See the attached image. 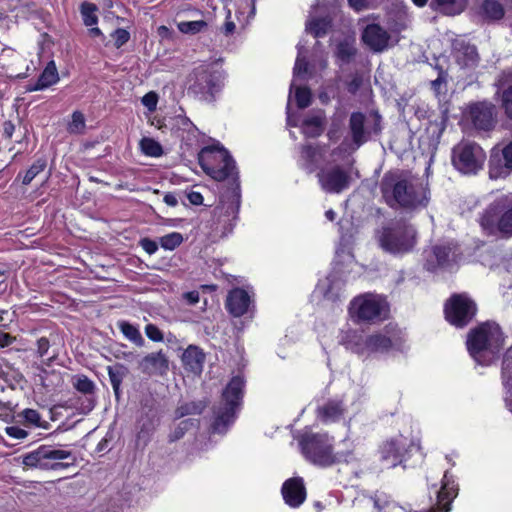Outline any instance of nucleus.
I'll list each match as a JSON object with an SVG mask.
<instances>
[{
	"label": "nucleus",
	"instance_id": "nucleus-1",
	"mask_svg": "<svg viewBox=\"0 0 512 512\" xmlns=\"http://www.w3.org/2000/svg\"><path fill=\"white\" fill-rule=\"evenodd\" d=\"M199 164L203 171L218 182L228 180L225 191L221 194L214 214L219 221L228 222L230 230L238 218L241 203L239 172L236 162L223 146H206L199 153Z\"/></svg>",
	"mask_w": 512,
	"mask_h": 512
},
{
	"label": "nucleus",
	"instance_id": "nucleus-2",
	"mask_svg": "<svg viewBox=\"0 0 512 512\" xmlns=\"http://www.w3.org/2000/svg\"><path fill=\"white\" fill-rule=\"evenodd\" d=\"M379 189L384 202L391 209L414 211L426 207L430 191L421 180L403 170H389L382 176Z\"/></svg>",
	"mask_w": 512,
	"mask_h": 512
},
{
	"label": "nucleus",
	"instance_id": "nucleus-3",
	"mask_svg": "<svg viewBox=\"0 0 512 512\" xmlns=\"http://www.w3.org/2000/svg\"><path fill=\"white\" fill-rule=\"evenodd\" d=\"M504 344V333L494 321L483 322L471 329L466 340L470 355L483 366H489L499 357Z\"/></svg>",
	"mask_w": 512,
	"mask_h": 512
},
{
	"label": "nucleus",
	"instance_id": "nucleus-4",
	"mask_svg": "<svg viewBox=\"0 0 512 512\" xmlns=\"http://www.w3.org/2000/svg\"><path fill=\"white\" fill-rule=\"evenodd\" d=\"M383 118L378 110L367 113L354 111L348 120V135L339 149L349 152L357 151L365 143L375 140L382 134Z\"/></svg>",
	"mask_w": 512,
	"mask_h": 512
},
{
	"label": "nucleus",
	"instance_id": "nucleus-5",
	"mask_svg": "<svg viewBox=\"0 0 512 512\" xmlns=\"http://www.w3.org/2000/svg\"><path fill=\"white\" fill-rule=\"evenodd\" d=\"M478 223L488 237L512 238V194L496 197L480 213Z\"/></svg>",
	"mask_w": 512,
	"mask_h": 512
},
{
	"label": "nucleus",
	"instance_id": "nucleus-6",
	"mask_svg": "<svg viewBox=\"0 0 512 512\" xmlns=\"http://www.w3.org/2000/svg\"><path fill=\"white\" fill-rule=\"evenodd\" d=\"M245 380L242 376H234L230 379L222 391L219 406L213 408V422L211 432L225 434L234 423L244 396Z\"/></svg>",
	"mask_w": 512,
	"mask_h": 512
},
{
	"label": "nucleus",
	"instance_id": "nucleus-7",
	"mask_svg": "<svg viewBox=\"0 0 512 512\" xmlns=\"http://www.w3.org/2000/svg\"><path fill=\"white\" fill-rule=\"evenodd\" d=\"M299 446L304 457L314 465L329 467L348 462L347 453H333V446L326 434L305 433L299 438Z\"/></svg>",
	"mask_w": 512,
	"mask_h": 512
},
{
	"label": "nucleus",
	"instance_id": "nucleus-8",
	"mask_svg": "<svg viewBox=\"0 0 512 512\" xmlns=\"http://www.w3.org/2000/svg\"><path fill=\"white\" fill-rule=\"evenodd\" d=\"M378 242L387 253L403 255L411 252L417 243L415 227L405 220H395L379 231Z\"/></svg>",
	"mask_w": 512,
	"mask_h": 512
},
{
	"label": "nucleus",
	"instance_id": "nucleus-9",
	"mask_svg": "<svg viewBox=\"0 0 512 512\" xmlns=\"http://www.w3.org/2000/svg\"><path fill=\"white\" fill-rule=\"evenodd\" d=\"M72 458L71 451L57 449L52 445H40L36 449L21 455L24 467L40 470H61L69 467V463L62 460Z\"/></svg>",
	"mask_w": 512,
	"mask_h": 512
},
{
	"label": "nucleus",
	"instance_id": "nucleus-10",
	"mask_svg": "<svg viewBox=\"0 0 512 512\" xmlns=\"http://www.w3.org/2000/svg\"><path fill=\"white\" fill-rule=\"evenodd\" d=\"M485 160V151L474 141L462 140L452 148V165L464 175L477 174L483 169Z\"/></svg>",
	"mask_w": 512,
	"mask_h": 512
},
{
	"label": "nucleus",
	"instance_id": "nucleus-11",
	"mask_svg": "<svg viewBox=\"0 0 512 512\" xmlns=\"http://www.w3.org/2000/svg\"><path fill=\"white\" fill-rule=\"evenodd\" d=\"M478 311L475 300L466 292L453 293L444 303L446 321L456 328H465Z\"/></svg>",
	"mask_w": 512,
	"mask_h": 512
},
{
	"label": "nucleus",
	"instance_id": "nucleus-12",
	"mask_svg": "<svg viewBox=\"0 0 512 512\" xmlns=\"http://www.w3.org/2000/svg\"><path fill=\"white\" fill-rule=\"evenodd\" d=\"M188 82V94L207 102L215 100V94L221 90L223 84L220 72L211 71L202 66L192 71Z\"/></svg>",
	"mask_w": 512,
	"mask_h": 512
},
{
	"label": "nucleus",
	"instance_id": "nucleus-13",
	"mask_svg": "<svg viewBox=\"0 0 512 512\" xmlns=\"http://www.w3.org/2000/svg\"><path fill=\"white\" fill-rule=\"evenodd\" d=\"M461 253L454 244L435 245L424 252V269L429 272L453 271Z\"/></svg>",
	"mask_w": 512,
	"mask_h": 512
},
{
	"label": "nucleus",
	"instance_id": "nucleus-14",
	"mask_svg": "<svg viewBox=\"0 0 512 512\" xmlns=\"http://www.w3.org/2000/svg\"><path fill=\"white\" fill-rule=\"evenodd\" d=\"M382 302L371 294L355 297L349 305V314L356 323H373L382 319Z\"/></svg>",
	"mask_w": 512,
	"mask_h": 512
},
{
	"label": "nucleus",
	"instance_id": "nucleus-15",
	"mask_svg": "<svg viewBox=\"0 0 512 512\" xmlns=\"http://www.w3.org/2000/svg\"><path fill=\"white\" fill-rule=\"evenodd\" d=\"M488 168L491 179H504L512 174V140L491 149Z\"/></svg>",
	"mask_w": 512,
	"mask_h": 512
},
{
	"label": "nucleus",
	"instance_id": "nucleus-16",
	"mask_svg": "<svg viewBox=\"0 0 512 512\" xmlns=\"http://www.w3.org/2000/svg\"><path fill=\"white\" fill-rule=\"evenodd\" d=\"M451 56L461 69H475L481 61L477 46L461 35L451 40Z\"/></svg>",
	"mask_w": 512,
	"mask_h": 512
},
{
	"label": "nucleus",
	"instance_id": "nucleus-17",
	"mask_svg": "<svg viewBox=\"0 0 512 512\" xmlns=\"http://www.w3.org/2000/svg\"><path fill=\"white\" fill-rule=\"evenodd\" d=\"M318 182L326 193L339 194L350 186L351 177L341 166L321 169L317 173Z\"/></svg>",
	"mask_w": 512,
	"mask_h": 512
},
{
	"label": "nucleus",
	"instance_id": "nucleus-18",
	"mask_svg": "<svg viewBox=\"0 0 512 512\" xmlns=\"http://www.w3.org/2000/svg\"><path fill=\"white\" fill-rule=\"evenodd\" d=\"M469 118L473 127L479 131H491L496 125V107L494 104L482 101L469 106Z\"/></svg>",
	"mask_w": 512,
	"mask_h": 512
},
{
	"label": "nucleus",
	"instance_id": "nucleus-19",
	"mask_svg": "<svg viewBox=\"0 0 512 512\" xmlns=\"http://www.w3.org/2000/svg\"><path fill=\"white\" fill-rule=\"evenodd\" d=\"M413 108L414 115L418 120H428L430 127H435L433 133L437 132V135L440 136L444 132L449 119L450 104L448 101L439 104L440 115L437 117L428 104L420 103Z\"/></svg>",
	"mask_w": 512,
	"mask_h": 512
},
{
	"label": "nucleus",
	"instance_id": "nucleus-20",
	"mask_svg": "<svg viewBox=\"0 0 512 512\" xmlns=\"http://www.w3.org/2000/svg\"><path fill=\"white\" fill-rule=\"evenodd\" d=\"M361 38L371 51L380 53L389 47L391 36L380 24L371 23L364 28Z\"/></svg>",
	"mask_w": 512,
	"mask_h": 512
},
{
	"label": "nucleus",
	"instance_id": "nucleus-21",
	"mask_svg": "<svg viewBox=\"0 0 512 512\" xmlns=\"http://www.w3.org/2000/svg\"><path fill=\"white\" fill-rule=\"evenodd\" d=\"M407 450L402 440L391 438L383 442L379 447L380 460L388 468L402 464Z\"/></svg>",
	"mask_w": 512,
	"mask_h": 512
},
{
	"label": "nucleus",
	"instance_id": "nucleus-22",
	"mask_svg": "<svg viewBox=\"0 0 512 512\" xmlns=\"http://www.w3.org/2000/svg\"><path fill=\"white\" fill-rule=\"evenodd\" d=\"M281 492L285 503L293 508L299 507L306 499V489L301 477L286 480Z\"/></svg>",
	"mask_w": 512,
	"mask_h": 512
},
{
	"label": "nucleus",
	"instance_id": "nucleus-23",
	"mask_svg": "<svg viewBox=\"0 0 512 512\" xmlns=\"http://www.w3.org/2000/svg\"><path fill=\"white\" fill-rule=\"evenodd\" d=\"M139 369L147 375L164 374L169 369V360L162 350L152 352L141 359Z\"/></svg>",
	"mask_w": 512,
	"mask_h": 512
},
{
	"label": "nucleus",
	"instance_id": "nucleus-24",
	"mask_svg": "<svg viewBox=\"0 0 512 512\" xmlns=\"http://www.w3.org/2000/svg\"><path fill=\"white\" fill-rule=\"evenodd\" d=\"M250 305V296L242 288L232 289L227 296L225 307L227 311L234 317L244 315Z\"/></svg>",
	"mask_w": 512,
	"mask_h": 512
},
{
	"label": "nucleus",
	"instance_id": "nucleus-25",
	"mask_svg": "<svg viewBox=\"0 0 512 512\" xmlns=\"http://www.w3.org/2000/svg\"><path fill=\"white\" fill-rule=\"evenodd\" d=\"M205 359V353L196 345H189L181 356L185 370L194 375H200L202 373Z\"/></svg>",
	"mask_w": 512,
	"mask_h": 512
},
{
	"label": "nucleus",
	"instance_id": "nucleus-26",
	"mask_svg": "<svg viewBox=\"0 0 512 512\" xmlns=\"http://www.w3.org/2000/svg\"><path fill=\"white\" fill-rule=\"evenodd\" d=\"M73 387L86 396L85 402L82 404V411L88 413L95 407V384L86 375H76L73 377Z\"/></svg>",
	"mask_w": 512,
	"mask_h": 512
},
{
	"label": "nucleus",
	"instance_id": "nucleus-27",
	"mask_svg": "<svg viewBox=\"0 0 512 512\" xmlns=\"http://www.w3.org/2000/svg\"><path fill=\"white\" fill-rule=\"evenodd\" d=\"M59 81V74L55 62L52 60L47 63L44 70L34 83L26 85L27 92L44 90Z\"/></svg>",
	"mask_w": 512,
	"mask_h": 512
},
{
	"label": "nucleus",
	"instance_id": "nucleus-28",
	"mask_svg": "<svg viewBox=\"0 0 512 512\" xmlns=\"http://www.w3.org/2000/svg\"><path fill=\"white\" fill-rule=\"evenodd\" d=\"M325 123V112L323 110H318L317 113L311 116H307L302 121V133L307 138H317L323 134Z\"/></svg>",
	"mask_w": 512,
	"mask_h": 512
},
{
	"label": "nucleus",
	"instance_id": "nucleus-29",
	"mask_svg": "<svg viewBox=\"0 0 512 512\" xmlns=\"http://www.w3.org/2000/svg\"><path fill=\"white\" fill-rule=\"evenodd\" d=\"M396 337H390L383 333H375L365 338L367 351L372 353H386L397 344Z\"/></svg>",
	"mask_w": 512,
	"mask_h": 512
},
{
	"label": "nucleus",
	"instance_id": "nucleus-30",
	"mask_svg": "<svg viewBox=\"0 0 512 512\" xmlns=\"http://www.w3.org/2000/svg\"><path fill=\"white\" fill-rule=\"evenodd\" d=\"M478 15L487 23L503 19L505 9L497 0H483L478 8Z\"/></svg>",
	"mask_w": 512,
	"mask_h": 512
},
{
	"label": "nucleus",
	"instance_id": "nucleus-31",
	"mask_svg": "<svg viewBox=\"0 0 512 512\" xmlns=\"http://www.w3.org/2000/svg\"><path fill=\"white\" fill-rule=\"evenodd\" d=\"M344 411L343 401L332 399L317 408V417L325 423L335 422L344 414Z\"/></svg>",
	"mask_w": 512,
	"mask_h": 512
},
{
	"label": "nucleus",
	"instance_id": "nucleus-32",
	"mask_svg": "<svg viewBox=\"0 0 512 512\" xmlns=\"http://www.w3.org/2000/svg\"><path fill=\"white\" fill-rule=\"evenodd\" d=\"M467 3L468 0H431L429 5L435 12L446 16H455L465 10Z\"/></svg>",
	"mask_w": 512,
	"mask_h": 512
},
{
	"label": "nucleus",
	"instance_id": "nucleus-33",
	"mask_svg": "<svg viewBox=\"0 0 512 512\" xmlns=\"http://www.w3.org/2000/svg\"><path fill=\"white\" fill-rule=\"evenodd\" d=\"M333 18L330 15L312 17L306 22V32L313 35L315 38L326 36L332 29Z\"/></svg>",
	"mask_w": 512,
	"mask_h": 512
},
{
	"label": "nucleus",
	"instance_id": "nucleus-34",
	"mask_svg": "<svg viewBox=\"0 0 512 512\" xmlns=\"http://www.w3.org/2000/svg\"><path fill=\"white\" fill-rule=\"evenodd\" d=\"M358 49L355 46V40L345 38L339 41L335 49V57L341 65L350 64L356 57Z\"/></svg>",
	"mask_w": 512,
	"mask_h": 512
},
{
	"label": "nucleus",
	"instance_id": "nucleus-35",
	"mask_svg": "<svg viewBox=\"0 0 512 512\" xmlns=\"http://www.w3.org/2000/svg\"><path fill=\"white\" fill-rule=\"evenodd\" d=\"M107 372L114 391L115 398L119 400L121 396L120 386L122 384L123 379L128 375L129 370L125 365L121 363H116L112 366H108Z\"/></svg>",
	"mask_w": 512,
	"mask_h": 512
},
{
	"label": "nucleus",
	"instance_id": "nucleus-36",
	"mask_svg": "<svg viewBox=\"0 0 512 512\" xmlns=\"http://www.w3.org/2000/svg\"><path fill=\"white\" fill-rule=\"evenodd\" d=\"M501 380L506 394L512 397V346L506 350L503 356Z\"/></svg>",
	"mask_w": 512,
	"mask_h": 512
},
{
	"label": "nucleus",
	"instance_id": "nucleus-37",
	"mask_svg": "<svg viewBox=\"0 0 512 512\" xmlns=\"http://www.w3.org/2000/svg\"><path fill=\"white\" fill-rule=\"evenodd\" d=\"M207 405V400H196L181 403L175 409V418L180 419L188 415H200L206 409Z\"/></svg>",
	"mask_w": 512,
	"mask_h": 512
},
{
	"label": "nucleus",
	"instance_id": "nucleus-38",
	"mask_svg": "<svg viewBox=\"0 0 512 512\" xmlns=\"http://www.w3.org/2000/svg\"><path fill=\"white\" fill-rule=\"evenodd\" d=\"M342 344L346 349L359 355L367 350L365 339L357 331H348L342 338Z\"/></svg>",
	"mask_w": 512,
	"mask_h": 512
},
{
	"label": "nucleus",
	"instance_id": "nucleus-39",
	"mask_svg": "<svg viewBox=\"0 0 512 512\" xmlns=\"http://www.w3.org/2000/svg\"><path fill=\"white\" fill-rule=\"evenodd\" d=\"M504 83L505 81L502 79H499L496 83L497 94L500 95L501 107L504 109L505 115L512 119V85L505 87Z\"/></svg>",
	"mask_w": 512,
	"mask_h": 512
},
{
	"label": "nucleus",
	"instance_id": "nucleus-40",
	"mask_svg": "<svg viewBox=\"0 0 512 512\" xmlns=\"http://www.w3.org/2000/svg\"><path fill=\"white\" fill-rule=\"evenodd\" d=\"M449 74L447 69H440V74L435 80L430 82V89L434 92L435 96L439 100V104L443 103V99L447 94V83Z\"/></svg>",
	"mask_w": 512,
	"mask_h": 512
},
{
	"label": "nucleus",
	"instance_id": "nucleus-41",
	"mask_svg": "<svg viewBox=\"0 0 512 512\" xmlns=\"http://www.w3.org/2000/svg\"><path fill=\"white\" fill-rule=\"evenodd\" d=\"M98 6L95 3L84 1L80 4L79 11L85 26H95L98 23Z\"/></svg>",
	"mask_w": 512,
	"mask_h": 512
},
{
	"label": "nucleus",
	"instance_id": "nucleus-42",
	"mask_svg": "<svg viewBox=\"0 0 512 512\" xmlns=\"http://www.w3.org/2000/svg\"><path fill=\"white\" fill-rule=\"evenodd\" d=\"M200 420L199 419H184L182 420L177 427L169 434L168 439L169 442H176L184 437V435L191 429H197L199 427Z\"/></svg>",
	"mask_w": 512,
	"mask_h": 512
},
{
	"label": "nucleus",
	"instance_id": "nucleus-43",
	"mask_svg": "<svg viewBox=\"0 0 512 512\" xmlns=\"http://www.w3.org/2000/svg\"><path fill=\"white\" fill-rule=\"evenodd\" d=\"M118 327L123 335L135 345L142 347L145 343L139 329L128 321H120Z\"/></svg>",
	"mask_w": 512,
	"mask_h": 512
},
{
	"label": "nucleus",
	"instance_id": "nucleus-44",
	"mask_svg": "<svg viewBox=\"0 0 512 512\" xmlns=\"http://www.w3.org/2000/svg\"><path fill=\"white\" fill-rule=\"evenodd\" d=\"M141 151L150 157H160L163 154L161 144L153 138L143 137L140 140Z\"/></svg>",
	"mask_w": 512,
	"mask_h": 512
},
{
	"label": "nucleus",
	"instance_id": "nucleus-45",
	"mask_svg": "<svg viewBox=\"0 0 512 512\" xmlns=\"http://www.w3.org/2000/svg\"><path fill=\"white\" fill-rule=\"evenodd\" d=\"M208 27L204 20L182 21L177 24L178 30L183 34L195 35Z\"/></svg>",
	"mask_w": 512,
	"mask_h": 512
},
{
	"label": "nucleus",
	"instance_id": "nucleus-46",
	"mask_svg": "<svg viewBox=\"0 0 512 512\" xmlns=\"http://www.w3.org/2000/svg\"><path fill=\"white\" fill-rule=\"evenodd\" d=\"M47 166V160L44 157L38 158L25 172V175L22 179L23 185H29L32 180L42 172Z\"/></svg>",
	"mask_w": 512,
	"mask_h": 512
},
{
	"label": "nucleus",
	"instance_id": "nucleus-47",
	"mask_svg": "<svg viewBox=\"0 0 512 512\" xmlns=\"http://www.w3.org/2000/svg\"><path fill=\"white\" fill-rule=\"evenodd\" d=\"M295 100L299 109H305L311 105L312 93L308 87H297L295 91Z\"/></svg>",
	"mask_w": 512,
	"mask_h": 512
},
{
	"label": "nucleus",
	"instance_id": "nucleus-48",
	"mask_svg": "<svg viewBox=\"0 0 512 512\" xmlns=\"http://www.w3.org/2000/svg\"><path fill=\"white\" fill-rule=\"evenodd\" d=\"M183 242L182 234L172 232L160 238V245L166 250H174Z\"/></svg>",
	"mask_w": 512,
	"mask_h": 512
},
{
	"label": "nucleus",
	"instance_id": "nucleus-49",
	"mask_svg": "<svg viewBox=\"0 0 512 512\" xmlns=\"http://www.w3.org/2000/svg\"><path fill=\"white\" fill-rule=\"evenodd\" d=\"M68 131L72 134H81L85 129V117L80 111L72 113V120L68 124Z\"/></svg>",
	"mask_w": 512,
	"mask_h": 512
},
{
	"label": "nucleus",
	"instance_id": "nucleus-50",
	"mask_svg": "<svg viewBox=\"0 0 512 512\" xmlns=\"http://www.w3.org/2000/svg\"><path fill=\"white\" fill-rule=\"evenodd\" d=\"M324 299L333 303L340 302L342 300V288L340 283L330 281L327 289L324 291Z\"/></svg>",
	"mask_w": 512,
	"mask_h": 512
},
{
	"label": "nucleus",
	"instance_id": "nucleus-51",
	"mask_svg": "<svg viewBox=\"0 0 512 512\" xmlns=\"http://www.w3.org/2000/svg\"><path fill=\"white\" fill-rule=\"evenodd\" d=\"M18 417H21L24 423L27 425L45 427L41 422V416L37 410L29 408L24 409L21 413L18 414Z\"/></svg>",
	"mask_w": 512,
	"mask_h": 512
},
{
	"label": "nucleus",
	"instance_id": "nucleus-52",
	"mask_svg": "<svg viewBox=\"0 0 512 512\" xmlns=\"http://www.w3.org/2000/svg\"><path fill=\"white\" fill-rule=\"evenodd\" d=\"M114 46L119 49L130 40V33L124 28H117L111 33Z\"/></svg>",
	"mask_w": 512,
	"mask_h": 512
},
{
	"label": "nucleus",
	"instance_id": "nucleus-53",
	"mask_svg": "<svg viewBox=\"0 0 512 512\" xmlns=\"http://www.w3.org/2000/svg\"><path fill=\"white\" fill-rule=\"evenodd\" d=\"M145 334L153 342H162L164 340L162 331L152 323L145 326Z\"/></svg>",
	"mask_w": 512,
	"mask_h": 512
},
{
	"label": "nucleus",
	"instance_id": "nucleus-54",
	"mask_svg": "<svg viewBox=\"0 0 512 512\" xmlns=\"http://www.w3.org/2000/svg\"><path fill=\"white\" fill-rule=\"evenodd\" d=\"M317 154L318 149L312 144L303 145L301 148V155L309 164L316 162Z\"/></svg>",
	"mask_w": 512,
	"mask_h": 512
},
{
	"label": "nucleus",
	"instance_id": "nucleus-55",
	"mask_svg": "<svg viewBox=\"0 0 512 512\" xmlns=\"http://www.w3.org/2000/svg\"><path fill=\"white\" fill-rule=\"evenodd\" d=\"M342 135V125L340 121L333 120L328 128L327 137L331 142H337Z\"/></svg>",
	"mask_w": 512,
	"mask_h": 512
},
{
	"label": "nucleus",
	"instance_id": "nucleus-56",
	"mask_svg": "<svg viewBox=\"0 0 512 512\" xmlns=\"http://www.w3.org/2000/svg\"><path fill=\"white\" fill-rule=\"evenodd\" d=\"M141 102L149 111H154L158 103V94L150 91L142 97Z\"/></svg>",
	"mask_w": 512,
	"mask_h": 512
},
{
	"label": "nucleus",
	"instance_id": "nucleus-57",
	"mask_svg": "<svg viewBox=\"0 0 512 512\" xmlns=\"http://www.w3.org/2000/svg\"><path fill=\"white\" fill-rule=\"evenodd\" d=\"M308 71V61L306 57H297L293 68L295 77H302Z\"/></svg>",
	"mask_w": 512,
	"mask_h": 512
},
{
	"label": "nucleus",
	"instance_id": "nucleus-58",
	"mask_svg": "<svg viewBox=\"0 0 512 512\" xmlns=\"http://www.w3.org/2000/svg\"><path fill=\"white\" fill-rule=\"evenodd\" d=\"M236 30V24L231 20V12H227L225 23L220 27V32L225 36H231Z\"/></svg>",
	"mask_w": 512,
	"mask_h": 512
},
{
	"label": "nucleus",
	"instance_id": "nucleus-59",
	"mask_svg": "<svg viewBox=\"0 0 512 512\" xmlns=\"http://www.w3.org/2000/svg\"><path fill=\"white\" fill-rule=\"evenodd\" d=\"M5 432L8 436L15 439H24L28 436V431L18 426H8L5 428Z\"/></svg>",
	"mask_w": 512,
	"mask_h": 512
},
{
	"label": "nucleus",
	"instance_id": "nucleus-60",
	"mask_svg": "<svg viewBox=\"0 0 512 512\" xmlns=\"http://www.w3.org/2000/svg\"><path fill=\"white\" fill-rule=\"evenodd\" d=\"M139 245L149 255L156 253V251L158 250V244L154 240L147 237L140 239Z\"/></svg>",
	"mask_w": 512,
	"mask_h": 512
},
{
	"label": "nucleus",
	"instance_id": "nucleus-61",
	"mask_svg": "<svg viewBox=\"0 0 512 512\" xmlns=\"http://www.w3.org/2000/svg\"><path fill=\"white\" fill-rule=\"evenodd\" d=\"M49 347H50V342H49L48 338H46V337L39 338L37 340V355L39 357H43L44 355L47 354Z\"/></svg>",
	"mask_w": 512,
	"mask_h": 512
},
{
	"label": "nucleus",
	"instance_id": "nucleus-62",
	"mask_svg": "<svg viewBox=\"0 0 512 512\" xmlns=\"http://www.w3.org/2000/svg\"><path fill=\"white\" fill-rule=\"evenodd\" d=\"M16 338L11 334L0 329V348H5L12 345Z\"/></svg>",
	"mask_w": 512,
	"mask_h": 512
},
{
	"label": "nucleus",
	"instance_id": "nucleus-63",
	"mask_svg": "<svg viewBox=\"0 0 512 512\" xmlns=\"http://www.w3.org/2000/svg\"><path fill=\"white\" fill-rule=\"evenodd\" d=\"M15 132V125L12 121L6 120L3 123V136L7 139H11Z\"/></svg>",
	"mask_w": 512,
	"mask_h": 512
},
{
	"label": "nucleus",
	"instance_id": "nucleus-64",
	"mask_svg": "<svg viewBox=\"0 0 512 512\" xmlns=\"http://www.w3.org/2000/svg\"><path fill=\"white\" fill-rule=\"evenodd\" d=\"M362 80L359 77H354L347 85V90L351 94H356L360 89Z\"/></svg>",
	"mask_w": 512,
	"mask_h": 512
}]
</instances>
